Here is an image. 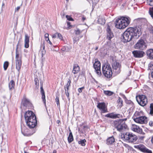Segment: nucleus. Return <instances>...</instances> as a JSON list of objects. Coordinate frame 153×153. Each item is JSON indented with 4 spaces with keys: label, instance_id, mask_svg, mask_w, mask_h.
Wrapping results in <instances>:
<instances>
[{
    "label": "nucleus",
    "instance_id": "1",
    "mask_svg": "<svg viewBox=\"0 0 153 153\" xmlns=\"http://www.w3.org/2000/svg\"><path fill=\"white\" fill-rule=\"evenodd\" d=\"M141 34V29L140 27L135 28L130 27L123 33L121 38L124 42H129L132 38L138 39Z\"/></svg>",
    "mask_w": 153,
    "mask_h": 153
},
{
    "label": "nucleus",
    "instance_id": "2",
    "mask_svg": "<svg viewBox=\"0 0 153 153\" xmlns=\"http://www.w3.org/2000/svg\"><path fill=\"white\" fill-rule=\"evenodd\" d=\"M25 118L27 125L30 128H33L36 126V117L33 112L30 111L26 112L25 114Z\"/></svg>",
    "mask_w": 153,
    "mask_h": 153
},
{
    "label": "nucleus",
    "instance_id": "3",
    "mask_svg": "<svg viewBox=\"0 0 153 153\" xmlns=\"http://www.w3.org/2000/svg\"><path fill=\"white\" fill-rule=\"evenodd\" d=\"M131 19L129 17H122L117 20L115 23L116 27L120 29H123L127 27L130 23Z\"/></svg>",
    "mask_w": 153,
    "mask_h": 153
},
{
    "label": "nucleus",
    "instance_id": "4",
    "mask_svg": "<svg viewBox=\"0 0 153 153\" xmlns=\"http://www.w3.org/2000/svg\"><path fill=\"white\" fill-rule=\"evenodd\" d=\"M121 137L123 140L130 143L134 142L137 139V137L136 135L129 132L122 134Z\"/></svg>",
    "mask_w": 153,
    "mask_h": 153
},
{
    "label": "nucleus",
    "instance_id": "5",
    "mask_svg": "<svg viewBox=\"0 0 153 153\" xmlns=\"http://www.w3.org/2000/svg\"><path fill=\"white\" fill-rule=\"evenodd\" d=\"M114 126L117 130L120 132L122 131L127 127L124 122L121 120L114 121Z\"/></svg>",
    "mask_w": 153,
    "mask_h": 153
},
{
    "label": "nucleus",
    "instance_id": "6",
    "mask_svg": "<svg viewBox=\"0 0 153 153\" xmlns=\"http://www.w3.org/2000/svg\"><path fill=\"white\" fill-rule=\"evenodd\" d=\"M102 73L105 76H111L112 72L109 64H105L102 67Z\"/></svg>",
    "mask_w": 153,
    "mask_h": 153
},
{
    "label": "nucleus",
    "instance_id": "7",
    "mask_svg": "<svg viewBox=\"0 0 153 153\" xmlns=\"http://www.w3.org/2000/svg\"><path fill=\"white\" fill-rule=\"evenodd\" d=\"M146 43L144 40L143 39H140L134 45L135 49L143 50L146 48Z\"/></svg>",
    "mask_w": 153,
    "mask_h": 153
},
{
    "label": "nucleus",
    "instance_id": "8",
    "mask_svg": "<svg viewBox=\"0 0 153 153\" xmlns=\"http://www.w3.org/2000/svg\"><path fill=\"white\" fill-rule=\"evenodd\" d=\"M138 103L141 106H145L148 102V100L146 97L143 95H140L138 98L137 99Z\"/></svg>",
    "mask_w": 153,
    "mask_h": 153
},
{
    "label": "nucleus",
    "instance_id": "9",
    "mask_svg": "<svg viewBox=\"0 0 153 153\" xmlns=\"http://www.w3.org/2000/svg\"><path fill=\"white\" fill-rule=\"evenodd\" d=\"M19 40L18 41L16 49V55L15 58V64L16 68L19 71V53L18 50Z\"/></svg>",
    "mask_w": 153,
    "mask_h": 153
},
{
    "label": "nucleus",
    "instance_id": "10",
    "mask_svg": "<svg viewBox=\"0 0 153 153\" xmlns=\"http://www.w3.org/2000/svg\"><path fill=\"white\" fill-rule=\"evenodd\" d=\"M94 67L98 75H100L101 74L100 70V63L97 59H95V62L94 64Z\"/></svg>",
    "mask_w": 153,
    "mask_h": 153
},
{
    "label": "nucleus",
    "instance_id": "11",
    "mask_svg": "<svg viewBox=\"0 0 153 153\" xmlns=\"http://www.w3.org/2000/svg\"><path fill=\"white\" fill-rule=\"evenodd\" d=\"M134 147L143 152H146V153H152L151 151L146 148L145 146L143 144H141L134 146Z\"/></svg>",
    "mask_w": 153,
    "mask_h": 153
},
{
    "label": "nucleus",
    "instance_id": "12",
    "mask_svg": "<svg viewBox=\"0 0 153 153\" xmlns=\"http://www.w3.org/2000/svg\"><path fill=\"white\" fill-rule=\"evenodd\" d=\"M97 107L101 111L102 113L107 112V109L105 104L104 102H99L98 103Z\"/></svg>",
    "mask_w": 153,
    "mask_h": 153
},
{
    "label": "nucleus",
    "instance_id": "13",
    "mask_svg": "<svg viewBox=\"0 0 153 153\" xmlns=\"http://www.w3.org/2000/svg\"><path fill=\"white\" fill-rule=\"evenodd\" d=\"M112 67L114 71L117 74H119L120 72L121 65L119 63L115 62L112 64Z\"/></svg>",
    "mask_w": 153,
    "mask_h": 153
},
{
    "label": "nucleus",
    "instance_id": "14",
    "mask_svg": "<svg viewBox=\"0 0 153 153\" xmlns=\"http://www.w3.org/2000/svg\"><path fill=\"white\" fill-rule=\"evenodd\" d=\"M146 117L145 116H140L134 118V120L137 123L142 124L145 123L146 121Z\"/></svg>",
    "mask_w": 153,
    "mask_h": 153
},
{
    "label": "nucleus",
    "instance_id": "15",
    "mask_svg": "<svg viewBox=\"0 0 153 153\" xmlns=\"http://www.w3.org/2000/svg\"><path fill=\"white\" fill-rule=\"evenodd\" d=\"M134 57L136 58H142L145 55V53L142 51L136 50L132 52Z\"/></svg>",
    "mask_w": 153,
    "mask_h": 153
},
{
    "label": "nucleus",
    "instance_id": "16",
    "mask_svg": "<svg viewBox=\"0 0 153 153\" xmlns=\"http://www.w3.org/2000/svg\"><path fill=\"white\" fill-rule=\"evenodd\" d=\"M107 38L109 40H110L114 36L111 31L110 27L108 25L107 28Z\"/></svg>",
    "mask_w": 153,
    "mask_h": 153
},
{
    "label": "nucleus",
    "instance_id": "17",
    "mask_svg": "<svg viewBox=\"0 0 153 153\" xmlns=\"http://www.w3.org/2000/svg\"><path fill=\"white\" fill-rule=\"evenodd\" d=\"M131 129L132 131L137 133H140L142 131L141 129L138 126L135 124H132Z\"/></svg>",
    "mask_w": 153,
    "mask_h": 153
},
{
    "label": "nucleus",
    "instance_id": "18",
    "mask_svg": "<svg viewBox=\"0 0 153 153\" xmlns=\"http://www.w3.org/2000/svg\"><path fill=\"white\" fill-rule=\"evenodd\" d=\"M115 142V139L113 136L108 138L106 140V144L108 145H112Z\"/></svg>",
    "mask_w": 153,
    "mask_h": 153
},
{
    "label": "nucleus",
    "instance_id": "19",
    "mask_svg": "<svg viewBox=\"0 0 153 153\" xmlns=\"http://www.w3.org/2000/svg\"><path fill=\"white\" fill-rule=\"evenodd\" d=\"M19 10V6H18L16 8H15V13L14 15V19L16 21V23L17 24L18 23V21L19 18L18 12Z\"/></svg>",
    "mask_w": 153,
    "mask_h": 153
},
{
    "label": "nucleus",
    "instance_id": "20",
    "mask_svg": "<svg viewBox=\"0 0 153 153\" xmlns=\"http://www.w3.org/2000/svg\"><path fill=\"white\" fill-rule=\"evenodd\" d=\"M29 37L27 34L25 35V39L24 46L26 48H27L29 47Z\"/></svg>",
    "mask_w": 153,
    "mask_h": 153
},
{
    "label": "nucleus",
    "instance_id": "21",
    "mask_svg": "<svg viewBox=\"0 0 153 153\" xmlns=\"http://www.w3.org/2000/svg\"><path fill=\"white\" fill-rule=\"evenodd\" d=\"M146 54L149 59H153V49H150L146 51Z\"/></svg>",
    "mask_w": 153,
    "mask_h": 153
},
{
    "label": "nucleus",
    "instance_id": "22",
    "mask_svg": "<svg viewBox=\"0 0 153 153\" xmlns=\"http://www.w3.org/2000/svg\"><path fill=\"white\" fill-rule=\"evenodd\" d=\"M119 115V114H116L112 113L105 115V117L114 119L118 118L119 117L118 116Z\"/></svg>",
    "mask_w": 153,
    "mask_h": 153
},
{
    "label": "nucleus",
    "instance_id": "23",
    "mask_svg": "<svg viewBox=\"0 0 153 153\" xmlns=\"http://www.w3.org/2000/svg\"><path fill=\"white\" fill-rule=\"evenodd\" d=\"M46 52V51L45 50L44 44L43 43L41 45L40 47V53L42 57H43L44 55L45 54Z\"/></svg>",
    "mask_w": 153,
    "mask_h": 153
},
{
    "label": "nucleus",
    "instance_id": "24",
    "mask_svg": "<svg viewBox=\"0 0 153 153\" xmlns=\"http://www.w3.org/2000/svg\"><path fill=\"white\" fill-rule=\"evenodd\" d=\"M29 103V101L27 100L25 97V96H24L22 102V104L24 106H26Z\"/></svg>",
    "mask_w": 153,
    "mask_h": 153
},
{
    "label": "nucleus",
    "instance_id": "25",
    "mask_svg": "<svg viewBox=\"0 0 153 153\" xmlns=\"http://www.w3.org/2000/svg\"><path fill=\"white\" fill-rule=\"evenodd\" d=\"M79 70V67L77 64H75L74 66L73 73L74 74L77 73Z\"/></svg>",
    "mask_w": 153,
    "mask_h": 153
},
{
    "label": "nucleus",
    "instance_id": "26",
    "mask_svg": "<svg viewBox=\"0 0 153 153\" xmlns=\"http://www.w3.org/2000/svg\"><path fill=\"white\" fill-rule=\"evenodd\" d=\"M41 92L42 95V99L43 100V102L44 103H45V92L42 86H41L40 88Z\"/></svg>",
    "mask_w": 153,
    "mask_h": 153
},
{
    "label": "nucleus",
    "instance_id": "27",
    "mask_svg": "<svg viewBox=\"0 0 153 153\" xmlns=\"http://www.w3.org/2000/svg\"><path fill=\"white\" fill-rule=\"evenodd\" d=\"M143 114V112L140 111V112L136 111L133 117V119L136 118V117H138L140 116H141V115Z\"/></svg>",
    "mask_w": 153,
    "mask_h": 153
},
{
    "label": "nucleus",
    "instance_id": "28",
    "mask_svg": "<svg viewBox=\"0 0 153 153\" xmlns=\"http://www.w3.org/2000/svg\"><path fill=\"white\" fill-rule=\"evenodd\" d=\"M99 23L102 25H103L105 23V20L102 17H100L98 20Z\"/></svg>",
    "mask_w": 153,
    "mask_h": 153
},
{
    "label": "nucleus",
    "instance_id": "29",
    "mask_svg": "<svg viewBox=\"0 0 153 153\" xmlns=\"http://www.w3.org/2000/svg\"><path fill=\"white\" fill-rule=\"evenodd\" d=\"M68 140L69 143H71L74 140L73 136L72 134V133L71 132H70L69 133V136L68 137Z\"/></svg>",
    "mask_w": 153,
    "mask_h": 153
},
{
    "label": "nucleus",
    "instance_id": "30",
    "mask_svg": "<svg viewBox=\"0 0 153 153\" xmlns=\"http://www.w3.org/2000/svg\"><path fill=\"white\" fill-rule=\"evenodd\" d=\"M14 82L13 80H11L9 83V87L10 90H12L14 88Z\"/></svg>",
    "mask_w": 153,
    "mask_h": 153
},
{
    "label": "nucleus",
    "instance_id": "31",
    "mask_svg": "<svg viewBox=\"0 0 153 153\" xmlns=\"http://www.w3.org/2000/svg\"><path fill=\"white\" fill-rule=\"evenodd\" d=\"M104 94L108 96L112 95L113 94V92L109 91H104Z\"/></svg>",
    "mask_w": 153,
    "mask_h": 153
},
{
    "label": "nucleus",
    "instance_id": "32",
    "mask_svg": "<svg viewBox=\"0 0 153 153\" xmlns=\"http://www.w3.org/2000/svg\"><path fill=\"white\" fill-rule=\"evenodd\" d=\"M9 65V62L7 61H5L3 67L5 71L7 70Z\"/></svg>",
    "mask_w": 153,
    "mask_h": 153
},
{
    "label": "nucleus",
    "instance_id": "33",
    "mask_svg": "<svg viewBox=\"0 0 153 153\" xmlns=\"http://www.w3.org/2000/svg\"><path fill=\"white\" fill-rule=\"evenodd\" d=\"M34 81L35 82V84L36 85V88H38L39 86V80L37 77L35 78Z\"/></svg>",
    "mask_w": 153,
    "mask_h": 153
},
{
    "label": "nucleus",
    "instance_id": "34",
    "mask_svg": "<svg viewBox=\"0 0 153 153\" xmlns=\"http://www.w3.org/2000/svg\"><path fill=\"white\" fill-rule=\"evenodd\" d=\"M149 114L152 116L153 115V103H151L150 106Z\"/></svg>",
    "mask_w": 153,
    "mask_h": 153
},
{
    "label": "nucleus",
    "instance_id": "35",
    "mask_svg": "<svg viewBox=\"0 0 153 153\" xmlns=\"http://www.w3.org/2000/svg\"><path fill=\"white\" fill-rule=\"evenodd\" d=\"M117 102L120 107H122L123 106V101L120 97L118 98Z\"/></svg>",
    "mask_w": 153,
    "mask_h": 153
},
{
    "label": "nucleus",
    "instance_id": "36",
    "mask_svg": "<svg viewBox=\"0 0 153 153\" xmlns=\"http://www.w3.org/2000/svg\"><path fill=\"white\" fill-rule=\"evenodd\" d=\"M86 140L85 139H83L78 141V143L79 144H81L82 146H84L85 145V142Z\"/></svg>",
    "mask_w": 153,
    "mask_h": 153
},
{
    "label": "nucleus",
    "instance_id": "37",
    "mask_svg": "<svg viewBox=\"0 0 153 153\" xmlns=\"http://www.w3.org/2000/svg\"><path fill=\"white\" fill-rule=\"evenodd\" d=\"M149 13L151 17L153 19V7L150 8L149 10Z\"/></svg>",
    "mask_w": 153,
    "mask_h": 153
},
{
    "label": "nucleus",
    "instance_id": "38",
    "mask_svg": "<svg viewBox=\"0 0 153 153\" xmlns=\"http://www.w3.org/2000/svg\"><path fill=\"white\" fill-rule=\"evenodd\" d=\"M71 83V80L68 79V82L66 85H65V87H69L70 86V84Z\"/></svg>",
    "mask_w": 153,
    "mask_h": 153
},
{
    "label": "nucleus",
    "instance_id": "39",
    "mask_svg": "<svg viewBox=\"0 0 153 153\" xmlns=\"http://www.w3.org/2000/svg\"><path fill=\"white\" fill-rule=\"evenodd\" d=\"M75 33L76 35H79L81 34L82 31L77 29L75 30Z\"/></svg>",
    "mask_w": 153,
    "mask_h": 153
},
{
    "label": "nucleus",
    "instance_id": "40",
    "mask_svg": "<svg viewBox=\"0 0 153 153\" xmlns=\"http://www.w3.org/2000/svg\"><path fill=\"white\" fill-rule=\"evenodd\" d=\"M56 34H57V37L58 38L61 40L62 39V37L61 34L58 33H56Z\"/></svg>",
    "mask_w": 153,
    "mask_h": 153
},
{
    "label": "nucleus",
    "instance_id": "41",
    "mask_svg": "<svg viewBox=\"0 0 153 153\" xmlns=\"http://www.w3.org/2000/svg\"><path fill=\"white\" fill-rule=\"evenodd\" d=\"M148 3L151 6H153V0H148Z\"/></svg>",
    "mask_w": 153,
    "mask_h": 153
},
{
    "label": "nucleus",
    "instance_id": "42",
    "mask_svg": "<svg viewBox=\"0 0 153 153\" xmlns=\"http://www.w3.org/2000/svg\"><path fill=\"white\" fill-rule=\"evenodd\" d=\"M66 18L67 19V20H69V21H73V19L70 16H69L68 15H66Z\"/></svg>",
    "mask_w": 153,
    "mask_h": 153
},
{
    "label": "nucleus",
    "instance_id": "43",
    "mask_svg": "<svg viewBox=\"0 0 153 153\" xmlns=\"http://www.w3.org/2000/svg\"><path fill=\"white\" fill-rule=\"evenodd\" d=\"M144 20V19H136V20H135V21L138 22L139 23L140 22H142Z\"/></svg>",
    "mask_w": 153,
    "mask_h": 153
},
{
    "label": "nucleus",
    "instance_id": "44",
    "mask_svg": "<svg viewBox=\"0 0 153 153\" xmlns=\"http://www.w3.org/2000/svg\"><path fill=\"white\" fill-rule=\"evenodd\" d=\"M56 104L58 106L59 105V98L58 97H56Z\"/></svg>",
    "mask_w": 153,
    "mask_h": 153
},
{
    "label": "nucleus",
    "instance_id": "45",
    "mask_svg": "<svg viewBox=\"0 0 153 153\" xmlns=\"http://www.w3.org/2000/svg\"><path fill=\"white\" fill-rule=\"evenodd\" d=\"M49 34L48 33H46L45 35V37L46 40L47 39L48 40H49V38H48Z\"/></svg>",
    "mask_w": 153,
    "mask_h": 153
},
{
    "label": "nucleus",
    "instance_id": "46",
    "mask_svg": "<svg viewBox=\"0 0 153 153\" xmlns=\"http://www.w3.org/2000/svg\"><path fill=\"white\" fill-rule=\"evenodd\" d=\"M84 88V87H82L81 88H79L78 89V91L79 93H81L83 89Z\"/></svg>",
    "mask_w": 153,
    "mask_h": 153
},
{
    "label": "nucleus",
    "instance_id": "47",
    "mask_svg": "<svg viewBox=\"0 0 153 153\" xmlns=\"http://www.w3.org/2000/svg\"><path fill=\"white\" fill-rule=\"evenodd\" d=\"M22 134L25 136H28V135L29 134H28L27 133H26V132L23 133L22 132Z\"/></svg>",
    "mask_w": 153,
    "mask_h": 153
},
{
    "label": "nucleus",
    "instance_id": "48",
    "mask_svg": "<svg viewBox=\"0 0 153 153\" xmlns=\"http://www.w3.org/2000/svg\"><path fill=\"white\" fill-rule=\"evenodd\" d=\"M65 94L68 98L69 97V94L68 91H65Z\"/></svg>",
    "mask_w": 153,
    "mask_h": 153
},
{
    "label": "nucleus",
    "instance_id": "49",
    "mask_svg": "<svg viewBox=\"0 0 153 153\" xmlns=\"http://www.w3.org/2000/svg\"><path fill=\"white\" fill-rule=\"evenodd\" d=\"M67 24L68 26V29H70L71 28L70 27H71V26L70 25V22H67Z\"/></svg>",
    "mask_w": 153,
    "mask_h": 153
},
{
    "label": "nucleus",
    "instance_id": "50",
    "mask_svg": "<svg viewBox=\"0 0 153 153\" xmlns=\"http://www.w3.org/2000/svg\"><path fill=\"white\" fill-rule=\"evenodd\" d=\"M149 124L150 126H153V121H150L149 122Z\"/></svg>",
    "mask_w": 153,
    "mask_h": 153
},
{
    "label": "nucleus",
    "instance_id": "51",
    "mask_svg": "<svg viewBox=\"0 0 153 153\" xmlns=\"http://www.w3.org/2000/svg\"><path fill=\"white\" fill-rule=\"evenodd\" d=\"M52 37L53 39H55L57 37V34H56V33L55 34H53L52 36Z\"/></svg>",
    "mask_w": 153,
    "mask_h": 153
},
{
    "label": "nucleus",
    "instance_id": "52",
    "mask_svg": "<svg viewBox=\"0 0 153 153\" xmlns=\"http://www.w3.org/2000/svg\"><path fill=\"white\" fill-rule=\"evenodd\" d=\"M149 30L151 33H152L153 34V27H151L149 28Z\"/></svg>",
    "mask_w": 153,
    "mask_h": 153
},
{
    "label": "nucleus",
    "instance_id": "53",
    "mask_svg": "<svg viewBox=\"0 0 153 153\" xmlns=\"http://www.w3.org/2000/svg\"><path fill=\"white\" fill-rule=\"evenodd\" d=\"M125 4H126V2L123 3L122 5H121V9H123V8H124V6H125Z\"/></svg>",
    "mask_w": 153,
    "mask_h": 153
},
{
    "label": "nucleus",
    "instance_id": "54",
    "mask_svg": "<svg viewBox=\"0 0 153 153\" xmlns=\"http://www.w3.org/2000/svg\"><path fill=\"white\" fill-rule=\"evenodd\" d=\"M78 39H76V38H74L73 39V42L74 43H75V42H77V41H78Z\"/></svg>",
    "mask_w": 153,
    "mask_h": 153
},
{
    "label": "nucleus",
    "instance_id": "55",
    "mask_svg": "<svg viewBox=\"0 0 153 153\" xmlns=\"http://www.w3.org/2000/svg\"><path fill=\"white\" fill-rule=\"evenodd\" d=\"M69 87H65V91H68Z\"/></svg>",
    "mask_w": 153,
    "mask_h": 153
},
{
    "label": "nucleus",
    "instance_id": "56",
    "mask_svg": "<svg viewBox=\"0 0 153 153\" xmlns=\"http://www.w3.org/2000/svg\"><path fill=\"white\" fill-rule=\"evenodd\" d=\"M46 41H47V42H48V41H49L48 42V43L51 45H52V43L49 40H49H47V39H46Z\"/></svg>",
    "mask_w": 153,
    "mask_h": 153
},
{
    "label": "nucleus",
    "instance_id": "57",
    "mask_svg": "<svg viewBox=\"0 0 153 153\" xmlns=\"http://www.w3.org/2000/svg\"><path fill=\"white\" fill-rule=\"evenodd\" d=\"M5 7V4L4 2H3L2 5V8H4Z\"/></svg>",
    "mask_w": 153,
    "mask_h": 153
},
{
    "label": "nucleus",
    "instance_id": "58",
    "mask_svg": "<svg viewBox=\"0 0 153 153\" xmlns=\"http://www.w3.org/2000/svg\"><path fill=\"white\" fill-rule=\"evenodd\" d=\"M144 137L143 136H141L140 137V140H143L144 138Z\"/></svg>",
    "mask_w": 153,
    "mask_h": 153
},
{
    "label": "nucleus",
    "instance_id": "59",
    "mask_svg": "<svg viewBox=\"0 0 153 153\" xmlns=\"http://www.w3.org/2000/svg\"><path fill=\"white\" fill-rule=\"evenodd\" d=\"M85 19V18L84 17V16L82 17V20L83 21H84Z\"/></svg>",
    "mask_w": 153,
    "mask_h": 153
},
{
    "label": "nucleus",
    "instance_id": "60",
    "mask_svg": "<svg viewBox=\"0 0 153 153\" xmlns=\"http://www.w3.org/2000/svg\"><path fill=\"white\" fill-rule=\"evenodd\" d=\"M56 151L55 150H54L53 151V153H56Z\"/></svg>",
    "mask_w": 153,
    "mask_h": 153
},
{
    "label": "nucleus",
    "instance_id": "61",
    "mask_svg": "<svg viewBox=\"0 0 153 153\" xmlns=\"http://www.w3.org/2000/svg\"><path fill=\"white\" fill-rule=\"evenodd\" d=\"M151 76H153V71L151 73Z\"/></svg>",
    "mask_w": 153,
    "mask_h": 153
},
{
    "label": "nucleus",
    "instance_id": "62",
    "mask_svg": "<svg viewBox=\"0 0 153 153\" xmlns=\"http://www.w3.org/2000/svg\"><path fill=\"white\" fill-rule=\"evenodd\" d=\"M152 141L153 143V137H152Z\"/></svg>",
    "mask_w": 153,
    "mask_h": 153
},
{
    "label": "nucleus",
    "instance_id": "63",
    "mask_svg": "<svg viewBox=\"0 0 153 153\" xmlns=\"http://www.w3.org/2000/svg\"><path fill=\"white\" fill-rule=\"evenodd\" d=\"M98 49V47H97L95 49H96V50H97Z\"/></svg>",
    "mask_w": 153,
    "mask_h": 153
},
{
    "label": "nucleus",
    "instance_id": "64",
    "mask_svg": "<svg viewBox=\"0 0 153 153\" xmlns=\"http://www.w3.org/2000/svg\"><path fill=\"white\" fill-rule=\"evenodd\" d=\"M19 72L18 73V76H19Z\"/></svg>",
    "mask_w": 153,
    "mask_h": 153
}]
</instances>
